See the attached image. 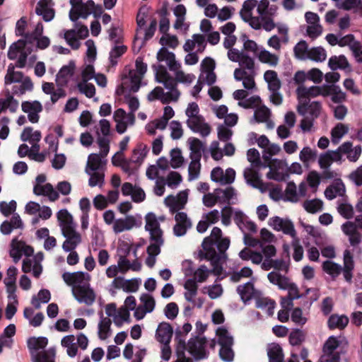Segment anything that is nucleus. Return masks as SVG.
<instances>
[{"label": "nucleus", "mask_w": 362, "mask_h": 362, "mask_svg": "<svg viewBox=\"0 0 362 362\" xmlns=\"http://www.w3.org/2000/svg\"><path fill=\"white\" fill-rule=\"evenodd\" d=\"M276 6H269L268 0H247L240 11L241 18L253 29L263 28L269 32L276 28L273 16L276 13Z\"/></svg>", "instance_id": "1"}, {"label": "nucleus", "mask_w": 362, "mask_h": 362, "mask_svg": "<svg viewBox=\"0 0 362 362\" xmlns=\"http://www.w3.org/2000/svg\"><path fill=\"white\" fill-rule=\"evenodd\" d=\"M57 219L65 238L62 249L66 252L75 250L82 243V235L76 229L77 225L74 222L73 216L66 209H61L57 213Z\"/></svg>", "instance_id": "2"}, {"label": "nucleus", "mask_w": 362, "mask_h": 362, "mask_svg": "<svg viewBox=\"0 0 362 362\" xmlns=\"http://www.w3.org/2000/svg\"><path fill=\"white\" fill-rule=\"evenodd\" d=\"M145 220V229L149 232L151 242L146 250L148 257L146 258V264L151 268L156 263V256L160 252V247L164 243L163 233L154 214L148 213Z\"/></svg>", "instance_id": "3"}, {"label": "nucleus", "mask_w": 362, "mask_h": 362, "mask_svg": "<svg viewBox=\"0 0 362 362\" xmlns=\"http://www.w3.org/2000/svg\"><path fill=\"white\" fill-rule=\"evenodd\" d=\"M349 343L342 336H330L324 343L319 362H340L341 355L347 352Z\"/></svg>", "instance_id": "4"}, {"label": "nucleus", "mask_w": 362, "mask_h": 362, "mask_svg": "<svg viewBox=\"0 0 362 362\" xmlns=\"http://www.w3.org/2000/svg\"><path fill=\"white\" fill-rule=\"evenodd\" d=\"M153 68L156 70V81L163 83L165 88L169 90H178L177 88V83L190 84L195 79L194 74H185L180 69L173 71L175 73V78H173L162 64L157 66H153Z\"/></svg>", "instance_id": "5"}, {"label": "nucleus", "mask_w": 362, "mask_h": 362, "mask_svg": "<svg viewBox=\"0 0 362 362\" xmlns=\"http://www.w3.org/2000/svg\"><path fill=\"white\" fill-rule=\"evenodd\" d=\"M354 269V262L353 255L349 250H346L344 252L343 267L329 260L325 261L322 264L323 271L330 275L333 279L337 277L341 272H342L344 279L349 283H351L352 281Z\"/></svg>", "instance_id": "6"}, {"label": "nucleus", "mask_w": 362, "mask_h": 362, "mask_svg": "<svg viewBox=\"0 0 362 362\" xmlns=\"http://www.w3.org/2000/svg\"><path fill=\"white\" fill-rule=\"evenodd\" d=\"M72 293L79 303H83L88 306L92 305L96 299V294L88 284L74 286Z\"/></svg>", "instance_id": "7"}, {"label": "nucleus", "mask_w": 362, "mask_h": 362, "mask_svg": "<svg viewBox=\"0 0 362 362\" xmlns=\"http://www.w3.org/2000/svg\"><path fill=\"white\" fill-rule=\"evenodd\" d=\"M46 180V176L45 175H39L36 177V182H37L33 187V192L35 194L40 196H46L51 202H54L59 199V193L54 189L53 186L50 183H46L44 185H40L45 182Z\"/></svg>", "instance_id": "8"}, {"label": "nucleus", "mask_w": 362, "mask_h": 362, "mask_svg": "<svg viewBox=\"0 0 362 362\" xmlns=\"http://www.w3.org/2000/svg\"><path fill=\"white\" fill-rule=\"evenodd\" d=\"M180 96L179 90H169L166 93L164 92L163 88L157 86L148 95V99L150 101L154 100H160L163 104H167L172 101L177 102Z\"/></svg>", "instance_id": "9"}, {"label": "nucleus", "mask_w": 362, "mask_h": 362, "mask_svg": "<svg viewBox=\"0 0 362 362\" xmlns=\"http://www.w3.org/2000/svg\"><path fill=\"white\" fill-rule=\"evenodd\" d=\"M206 342L204 337L191 339L187 344V350L196 360L205 358L208 356L205 349Z\"/></svg>", "instance_id": "10"}, {"label": "nucleus", "mask_w": 362, "mask_h": 362, "mask_svg": "<svg viewBox=\"0 0 362 362\" xmlns=\"http://www.w3.org/2000/svg\"><path fill=\"white\" fill-rule=\"evenodd\" d=\"M269 223L276 231H282L293 238L296 235L293 223L288 219L274 216L269 219Z\"/></svg>", "instance_id": "11"}, {"label": "nucleus", "mask_w": 362, "mask_h": 362, "mask_svg": "<svg viewBox=\"0 0 362 362\" xmlns=\"http://www.w3.org/2000/svg\"><path fill=\"white\" fill-rule=\"evenodd\" d=\"M22 110L28 114V118L32 123H37L40 119L39 113L43 110L42 104L37 100L24 101L21 104Z\"/></svg>", "instance_id": "12"}, {"label": "nucleus", "mask_w": 362, "mask_h": 362, "mask_svg": "<svg viewBox=\"0 0 362 362\" xmlns=\"http://www.w3.org/2000/svg\"><path fill=\"white\" fill-rule=\"evenodd\" d=\"M320 90H321L320 86H313L307 88L304 85L299 86L296 90L298 103H301L302 107H305V101H310V98L320 95L321 92Z\"/></svg>", "instance_id": "13"}, {"label": "nucleus", "mask_w": 362, "mask_h": 362, "mask_svg": "<svg viewBox=\"0 0 362 362\" xmlns=\"http://www.w3.org/2000/svg\"><path fill=\"white\" fill-rule=\"evenodd\" d=\"M175 220L176 224L173 227V232L176 236L184 235L192 226V221L185 212H177L175 216Z\"/></svg>", "instance_id": "14"}, {"label": "nucleus", "mask_w": 362, "mask_h": 362, "mask_svg": "<svg viewBox=\"0 0 362 362\" xmlns=\"http://www.w3.org/2000/svg\"><path fill=\"white\" fill-rule=\"evenodd\" d=\"M186 123L192 132L199 133L204 137L207 136L211 132L210 126L205 122L204 118L202 115L188 119Z\"/></svg>", "instance_id": "15"}, {"label": "nucleus", "mask_w": 362, "mask_h": 362, "mask_svg": "<svg viewBox=\"0 0 362 362\" xmlns=\"http://www.w3.org/2000/svg\"><path fill=\"white\" fill-rule=\"evenodd\" d=\"M156 58L158 62H165L171 71L181 68V64L176 60L175 54L165 47H161L158 50Z\"/></svg>", "instance_id": "16"}, {"label": "nucleus", "mask_w": 362, "mask_h": 362, "mask_svg": "<svg viewBox=\"0 0 362 362\" xmlns=\"http://www.w3.org/2000/svg\"><path fill=\"white\" fill-rule=\"evenodd\" d=\"M52 0H40L35 8V13L38 16H41L42 19L49 22L52 21L55 15V11L52 8Z\"/></svg>", "instance_id": "17"}, {"label": "nucleus", "mask_w": 362, "mask_h": 362, "mask_svg": "<svg viewBox=\"0 0 362 362\" xmlns=\"http://www.w3.org/2000/svg\"><path fill=\"white\" fill-rule=\"evenodd\" d=\"M341 230L349 237V241L352 247H357L361 243V234L356 230V226L352 221H347L341 226Z\"/></svg>", "instance_id": "18"}, {"label": "nucleus", "mask_w": 362, "mask_h": 362, "mask_svg": "<svg viewBox=\"0 0 362 362\" xmlns=\"http://www.w3.org/2000/svg\"><path fill=\"white\" fill-rule=\"evenodd\" d=\"M322 110V104L319 101H305V106L302 107L301 103H298L297 106L298 112L305 116L306 113H308L309 116L313 119H316L319 117Z\"/></svg>", "instance_id": "19"}, {"label": "nucleus", "mask_w": 362, "mask_h": 362, "mask_svg": "<svg viewBox=\"0 0 362 362\" xmlns=\"http://www.w3.org/2000/svg\"><path fill=\"white\" fill-rule=\"evenodd\" d=\"M139 226V224L134 216H127L123 218L116 219L112 226V229L117 234L124 230H129Z\"/></svg>", "instance_id": "20"}, {"label": "nucleus", "mask_w": 362, "mask_h": 362, "mask_svg": "<svg viewBox=\"0 0 362 362\" xmlns=\"http://www.w3.org/2000/svg\"><path fill=\"white\" fill-rule=\"evenodd\" d=\"M4 98H0V114L7 109L11 112H16L18 108L19 103L16 100L8 88H6L3 91Z\"/></svg>", "instance_id": "21"}, {"label": "nucleus", "mask_w": 362, "mask_h": 362, "mask_svg": "<svg viewBox=\"0 0 362 362\" xmlns=\"http://www.w3.org/2000/svg\"><path fill=\"white\" fill-rule=\"evenodd\" d=\"M346 188L341 179H336L334 182L329 185L325 191V196L329 200H332L337 196L345 197Z\"/></svg>", "instance_id": "22"}, {"label": "nucleus", "mask_w": 362, "mask_h": 362, "mask_svg": "<svg viewBox=\"0 0 362 362\" xmlns=\"http://www.w3.org/2000/svg\"><path fill=\"white\" fill-rule=\"evenodd\" d=\"M173 329L172 326L165 322H160L156 332V339L161 344H170L173 337Z\"/></svg>", "instance_id": "23"}, {"label": "nucleus", "mask_w": 362, "mask_h": 362, "mask_svg": "<svg viewBox=\"0 0 362 362\" xmlns=\"http://www.w3.org/2000/svg\"><path fill=\"white\" fill-rule=\"evenodd\" d=\"M215 241L211 237H206L202 244L203 251L200 250L199 256L201 259H212L217 257V253L214 247Z\"/></svg>", "instance_id": "24"}, {"label": "nucleus", "mask_w": 362, "mask_h": 362, "mask_svg": "<svg viewBox=\"0 0 362 362\" xmlns=\"http://www.w3.org/2000/svg\"><path fill=\"white\" fill-rule=\"evenodd\" d=\"M255 74L247 73V71L243 69H235L234 71V78L236 81H243L244 88L250 90L255 86Z\"/></svg>", "instance_id": "25"}, {"label": "nucleus", "mask_w": 362, "mask_h": 362, "mask_svg": "<svg viewBox=\"0 0 362 362\" xmlns=\"http://www.w3.org/2000/svg\"><path fill=\"white\" fill-rule=\"evenodd\" d=\"M74 69L75 66L73 62H70L68 65L62 66L56 76L57 86H66L69 81V78L73 76L74 73Z\"/></svg>", "instance_id": "26"}, {"label": "nucleus", "mask_w": 362, "mask_h": 362, "mask_svg": "<svg viewBox=\"0 0 362 362\" xmlns=\"http://www.w3.org/2000/svg\"><path fill=\"white\" fill-rule=\"evenodd\" d=\"M341 156L334 151H327L321 153L318 158V163L321 169L330 168L334 162H340Z\"/></svg>", "instance_id": "27"}, {"label": "nucleus", "mask_w": 362, "mask_h": 362, "mask_svg": "<svg viewBox=\"0 0 362 362\" xmlns=\"http://www.w3.org/2000/svg\"><path fill=\"white\" fill-rule=\"evenodd\" d=\"M255 167L247 168L244 170V177L247 184L255 188L262 189L264 184L261 180L260 175Z\"/></svg>", "instance_id": "28"}, {"label": "nucleus", "mask_w": 362, "mask_h": 362, "mask_svg": "<svg viewBox=\"0 0 362 362\" xmlns=\"http://www.w3.org/2000/svg\"><path fill=\"white\" fill-rule=\"evenodd\" d=\"M190 150V158L201 159L202 152L205 150L204 144L199 139L190 137L187 140Z\"/></svg>", "instance_id": "29"}, {"label": "nucleus", "mask_w": 362, "mask_h": 362, "mask_svg": "<svg viewBox=\"0 0 362 362\" xmlns=\"http://www.w3.org/2000/svg\"><path fill=\"white\" fill-rule=\"evenodd\" d=\"M349 317L345 315L332 314L328 319L327 325L330 329H344L349 323Z\"/></svg>", "instance_id": "30"}, {"label": "nucleus", "mask_w": 362, "mask_h": 362, "mask_svg": "<svg viewBox=\"0 0 362 362\" xmlns=\"http://www.w3.org/2000/svg\"><path fill=\"white\" fill-rule=\"evenodd\" d=\"M122 79L124 81L122 85V88H126L127 82L125 81H129L130 82L129 90L135 93L137 92L140 88L142 76L139 75L136 71L131 69L129 71V75L126 76Z\"/></svg>", "instance_id": "31"}, {"label": "nucleus", "mask_w": 362, "mask_h": 362, "mask_svg": "<svg viewBox=\"0 0 362 362\" xmlns=\"http://www.w3.org/2000/svg\"><path fill=\"white\" fill-rule=\"evenodd\" d=\"M33 89V83L31 79L26 76L18 84H15L12 86L11 93L12 95H22L27 91H31Z\"/></svg>", "instance_id": "32"}, {"label": "nucleus", "mask_w": 362, "mask_h": 362, "mask_svg": "<svg viewBox=\"0 0 362 362\" xmlns=\"http://www.w3.org/2000/svg\"><path fill=\"white\" fill-rule=\"evenodd\" d=\"M264 78L268 84V88L270 91L279 90L281 86L280 79L278 78L277 73L274 70H267L264 72Z\"/></svg>", "instance_id": "33"}, {"label": "nucleus", "mask_w": 362, "mask_h": 362, "mask_svg": "<svg viewBox=\"0 0 362 362\" xmlns=\"http://www.w3.org/2000/svg\"><path fill=\"white\" fill-rule=\"evenodd\" d=\"M267 355L269 362H284V355L281 346L276 343H272L267 346Z\"/></svg>", "instance_id": "34"}, {"label": "nucleus", "mask_w": 362, "mask_h": 362, "mask_svg": "<svg viewBox=\"0 0 362 362\" xmlns=\"http://www.w3.org/2000/svg\"><path fill=\"white\" fill-rule=\"evenodd\" d=\"M100 320L98 323V337L105 340L109 337L112 321L107 317H103V312L100 313Z\"/></svg>", "instance_id": "35"}, {"label": "nucleus", "mask_w": 362, "mask_h": 362, "mask_svg": "<svg viewBox=\"0 0 362 362\" xmlns=\"http://www.w3.org/2000/svg\"><path fill=\"white\" fill-rule=\"evenodd\" d=\"M62 279L69 286L81 285L85 279V273L83 272H76L73 273L64 272L62 274Z\"/></svg>", "instance_id": "36"}, {"label": "nucleus", "mask_w": 362, "mask_h": 362, "mask_svg": "<svg viewBox=\"0 0 362 362\" xmlns=\"http://www.w3.org/2000/svg\"><path fill=\"white\" fill-rule=\"evenodd\" d=\"M267 279L271 284L277 286L280 289L286 288V286L291 281L287 276L281 275L279 272L274 271L267 274Z\"/></svg>", "instance_id": "37"}, {"label": "nucleus", "mask_w": 362, "mask_h": 362, "mask_svg": "<svg viewBox=\"0 0 362 362\" xmlns=\"http://www.w3.org/2000/svg\"><path fill=\"white\" fill-rule=\"evenodd\" d=\"M237 292L244 302L251 300L255 294L253 283L247 282L244 284L239 285L237 287Z\"/></svg>", "instance_id": "38"}, {"label": "nucleus", "mask_w": 362, "mask_h": 362, "mask_svg": "<svg viewBox=\"0 0 362 362\" xmlns=\"http://www.w3.org/2000/svg\"><path fill=\"white\" fill-rule=\"evenodd\" d=\"M47 339L44 337H30L27 341L28 347L31 354L32 351L37 352V351L43 349L47 345Z\"/></svg>", "instance_id": "39"}, {"label": "nucleus", "mask_w": 362, "mask_h": 362, "mask_svg": "<svg viewBox=\"0 0 362 362\" xmlns=\"http://www.w3.org/2000/svg\"><path fill=\"white\" fill-rule=\"evenodd\" d=\"M255 303L257 308L267 309L268 315L271 316L274 314V309L276 305L274 300L267 297L259 296L256 298Z\"/></svg>", "instance_id": "40"}, {"label": "nucleus", "mask_w": 362, "mask_h": 362, "mask_svg": "<svg viewBox=\"0 0 362 362\" xmlns=\"http://www.w3.org/2000/svg\"><path fill=\"white\" fill-rule=\"evenodd\" d=\"M74 341L75 337L73 334L65 336L61 341L62 346L67 349L66 352L70 357H74L78 352V347Z\"/></svg>", "instance_id": "41"}, {"label": "nucleus", "mask_w": 362, "mask_h": 362, "mask_svg": "<svg viewBox=\"0 0 362 362\" xmlns=\"http://www.w3.org/2000/svg\"><path fill=\"white\" fill-rule=\"evenodd\" d=\"M101 158L100 153H91L89 155L86 168V173L87 174H90V172L98 171L100 169L102 165Z\"/></svg>", "instance_id": "42"}, {"label": "nucleus", "mask_w": 362, "mask_h": 362, "mask_svg": "<svg viewBox=\"0 0 362 362\" xmlns=\"http://www.w3.org/2000/svg\"><path fill=\"white\" fill-rule=\"evenodd\" d=\"M258 58L261 62L267 64L271 66H276L279 61V58L277 55L266 49L261 50L259 52Z\"/></svg>", "instance_id": "43"}, {"label": "nucleus", "mask_w": 362, "mask_h": 362, "mask_svg": "<svg viewBox=\"0 0 362 362\" xmlns=\"http://www.w3.org/2000/svg\"><path fill=\"white\" fill-rule=\"evenodd\" d=\"M51 298L50 292L47 289L40 290L37 296H33L31 299V303L35 309L40 308L41 303H47L49 301Z\"/></svg>", "instance_id": "44"}, {"label": "nucleus", "mask_w": 362, "mask_h": 362, "mask_svg": "<svg viewBox=\"0 0 362 362\" xmlns=\"http://www.w3.org/2000/svg\"><path fill=\"white\" fill-rule=\"evenodd\" d=\"M329 68L334 71L337 69H345L349 66V64L344 55L330 57L328 62Z\"/></svg>", "instance_id": "45"}, {"label": "nucleus", "mask_w": 362, "mask_h": 362, "mask_svg": "<svg viewBox=\"0 0 362 362\" xmlns=\"http://www.w3.org/2000/svg\"><path fill=\"white\" fill-rule=\"evenodd\" d=\"M54 350L41 351L38 352L32 351L33 362H50L54 357Z\"/></svg>", "instance_id": "46"}, {"label": "nucleus", "mask_w": 362, "mask_h": 362, "mask_svg": "<svg viewBox=\"0 0 362 362\" xmlns=\"http://www.w3.org/2000/svg\"><path fill=\"white\" fill-rule=\"evenodd\" d=\"M346 197H344L341 202H339L337 206L338 213L346 219L354 216V208L351 204L346 202Z\"/></svg>", "instance_id": "47"}, {"label": "nucleus", "mask_w": 362, "mask_h": 362, "mask_svg": "<svg viewBox=\"0 0 362 362\" xmlns=\"http://www.w3.org/2000/svg\"><path fill=\"white\" fill-rule=\"evenodd\" d=\"M216 335L218 336V344L221 346H232L233 344V339L229 334L228 330L221 327L216 329Z\"/></svg>", "instance_id": "48"}, {"label": "nucleus", "mask_w": 362, "mask_h": 362, "mask_svg": "<svg viewBox=\"0 0 362 362\" xmlns=\"http://www.w3.org/2000/svg\"><path fill=\"white\" fill-rule=\"evenodd\" d=\"M299 158L305 165H308L310 162L315 161L317 158V151L305 146L300 151Z\"/></svg>", "instance_id": "49"}, {"label": "nucleus", "mask_w": 362, "mask_h": 362, "mask_svg": "<svg viewBox=\"0 0 362 362\" xmlns=\"http://www.w3.org/2000/svg\"><path fill=\"white\" fill-rule=\"evenodd\" d=\"M308 44L305 40H301L293 48L295 57L300 60L308 59L309 52Z\"/></svg>", "instance_id": "50"}, {"label": "nucleus", "mask_w": 362, "mask_h": 362, "mask_svg": "<svg viewBox=\"0 0 362 362\" xmlns=\"http://www.w3.org/2000/svg\"><path fill=\"white\" fill-rule=\"evenodd\" d=\"M282 164V161L278 159H273L272 161L269 163L271 171L267 173V177L277 181L284 180V175L276 171V169L280 168Z\"/></svg>", "instance_id": "51"}, {"label": "nucleus", "mask_w": 362, "mask_h": 362, "mask_svg": "<svg viewBox=\"0 0 362 362\" xmlns=\"http://www.w3.org/2000/svg\"><path fill=\"white\" fill-rule=\"evenodd\" d=\"M349 127L346 124L343 123H338L332 129V142L337 144L339 139L346 134L348 133Z\"/></svg>", "instance_id": "52"}, {"label": "nucleus", "mask_w": 362, "mask_h": 362, "mask_svg": "<svg viewBox=\"0 0 362 362\" xmlns=\"http://www.w3.org/2000/svg\"><path fill=\"white\" fill-rule=\"evenodd\" d=\"M305 332L299 329H295L289 334V343L292 346H298L305 341Z\"/></svg>", "instance_id": "53"}, {"label": "nucleus", "mask_w": 362, "mask_h": 362, "mask_svg": "<svg viewBox=\"0 0 362 362\" xmlns=\"http://www.w3.org/2000/svg\"><path fill=\"white\" fill-rule=\"evenodd\" d=\"M239 69H243L247 73H255V61L254 59L249 57L247 54L244 53L239 61Z\"/></svg>", "instance_id": "54"}, {"label": "nucleus", "mask_w": 362, "mask_h": 362, "mask_svg": "<svg viewBox=\"0 0 362 362\" xmlns=\"http://www.w3.org/2000/svg\"><path fill=\"white\" fill-rule=\"evenodd\" d=\"M92 12L89 11L83 4H80V6L76 9H71L69 12V18L71 21H76L79 17L86 18Z\"/></svg>", "instance_id": "55"}, {"label": "nucleus", "mask_w": 362, "mask_h": 362, "mask_svg": "<svg viewBox=\"0 0 362 362\" xmlns=\"http://www.w3.org/2000/svg\"><path fill=\"white\" fill-rule=\"evenodd\" d=\"M26 43L27 42L24 40H19L16 42L11 45L8 52V57L10 59H16L18 54L23 52Z\"/></svg>", "instance_id": "56"}, {"label": "nucleus", "mask_w": 362, "mask_h": 362, "mask_svg": "<svg viewBox=\"0 0 362 362\" xmlns=\"http://www.w3.org/2000/svg\"><path fill=\"white\" fill-rule=\"evenodd\" d=\"M323 202L318 199L306 200L303 203V207L308 213L315 214L322 209Z\"/></svg>", "instance_id": "57"}, {"label": "nucleus", "mask_w": 362, "mask_h": 362, "mask_svg": "<svg viewBox=\"0 0 362 362\" xmlns=\"http://www.w3.org/2000/svg\"><path fill=\"white\" fill-rule=\"evenodd\" d=\"M200 160L201 159L191 158V162L188 168L189 180H195L199 177L201 170Z\"/></svg>", "instance_id": "58"}, {"label": "nucleus", "mask_w": 362, "mask_h": 362, "mask_svg": "<svg viewBox=\"0 0 362 362\" xmlns=\"http://www.w3.org/2000/svg\"><path fill=\"white\" fill-rule=\"evenodd\" d=\"M271 116L270 110L264 105L257 108L254 113V117L257 122L262 123L268 120Z\"/></svg>", "instance_id": "59"}, {"label": "nucleus", "mask_w": 362, "mask_h": 362, "mask_svg": "<svg viewBox=\"0 0 362 362\" xmlns=\"http://www.w3.org/2000/svg\"><path fill=\"white\" fill-rule=\"evenodd\" d=\"M327 54L321 47H313L309 50L308 59L315 62H323L325 60Z\"/></svg>", "instance_id": "60"}, {"label": "nucleus", "mask_w": 362, "mask_h": 362, "mask_svg": "<svg viewBox=\"0 0 362 362\" xmlns=\"http://www.w3.org/2000/svg\"><path fill=\"white\" fill-rule=\"evenodd\" d=\"M147 152L148 149L146 145H144L142 144H139L137 147L133 151V153L131 158L132 162H141L146 157Z\"/></svg>", "instance_id": "61"}, {"label": "nucleus", "mask_w": 362, "mask_h": 362, "mask_svg": "<svg viewBox=\"0 0 362 362\" xmlns=\"http://www.w3.org/2000/svg\"><path fill=\"white\" fill-rule=\"evenodd\" d=\"M23 243L20 242L17 238H14L11 242V249L10 250V256L13 258L14 262H18L21 258V245Z\"/></svg>", "instance_id": "62"}, {"label": "nucleus", "mask_w": 362, "mask_h": 362, "mask_svg": "<svg viewBox=\"0 0 362 362\" xmlns=\"http://www.w3.org/2000/svg\"><path fill=\"white\" fill-rule=\"evenodd\" d=\"M16 275L17 269L15 267H10L7 270L6 277L4 281L6 288L11 289L16 288Z\"/></svg>", "instance_id": "63"}, {"label": "nucleus", "mask_w": 362, "mask_h": 362, "mask_svg": "<svg viewBox=\"0 0 362 362\" xmlns=\"http://www.w3.org/2000/svg\"><path fill=\"white\" fill-rule=\"evenodd\" d=\"M78 90L83 93L87 98H91L95 94L94 85L88 82L81 81L77 84Z\"/></svg>", "instance_id": "64"}]
</instances>
